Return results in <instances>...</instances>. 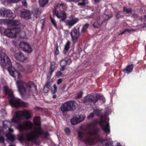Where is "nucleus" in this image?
Segmentation results:
<instances>
[{"label": "nucleus", "instance_id": "obj_3", "mask_svg": "<svg viewBox=\"0 0 146 146\" xmlns=\"http://www.w3.org/2000/svg\"><path fill=\"white\" fill-rule=\"evenodd\" d=\"M3 90L6 94L8 96V97L10 98L9 103L12 107L17 108L20 107L27 108L28 104L23 101L22 100L15 98L13 92L11 89L9 88L7 86H3Z\"/></svg>", "mask_w": 146, "mask_h": 146}, {"label": "nucleus", "instance_id": "obj_51", "mask_svg": "<svg viewBox=\"0 0 146 146\" xmlns=\"http://www.w3.org/2000/svg\"><path fill=\"white\" fill-rule=\"evenodd\" d=\"M123 13H131L132 10H123Z\"/></svg>", "mask_w": 146, "mask_h": 146}, {"label": "nucleus", "instance_id": "obj_1", "mask_svg": "<svg viewBox=\"0 0 146 146\" xmlns=\"http://www.w3.org/2000/svg\"><path fill=\"white\" fill-rule=\"evenodd\" d=\"M0 64L3 68H7L10 75L14 78H19L21 75L12 66V63L9 58L0 48Z\"/></svg>", "mask_w": 146, "mask_h": 146}, {"label": "nucleus", "instance_id": "obj_25", "mask_svg": "<svg viewBox=\"0 0 146 146\" xmlns=\"http://www.w3.org/2000/svg\"><path fill=\"white\" fill-rule=\"evenodd\" d=\"M25 130L31 129L33 128V124L30 121L26 122L24 125Z\"/></svg>", "mask_w": 146, "mask_h": 146}, {"label": "nucleus", "instance_id": "obj_44", "mask_svg": "<svg viewBox=\"0 0 146 146\" xmlns=\"http://www.w3.org/2000/svg\"><path fill=\"white\" fill-rule=\"evenodd\" d=\"M19 140L20 141H22L25 140V138L24 137L23 135H21L19 137Z\"/></svg>", "mask_w": 146, "mask_h": 146}, {"label": "nucleus", "instance_id": "obj_12", "mask_svg": "<svg viewBox=\"0 0 146 146\" xmlns=\"http://www.w3.org/2000/svg\"><path fill=\"white\" fill-rule=\"evenodd\" d=\"M99 124L106 133L108 134H110V131L109 123L108 122H106L105 119H103L102 118L99 122Z\"/></svg>", "mask_w": 146, "mask_h": 146}, {"label": "nucleus", "instance_id": "obj_22", "mask_svg": "<svg viewBox=\"0 0 146 146\" xmlns=\"http://www.w3.org/2000/svg\"><path fill=\"white\" fill-rule=\"evenodd\" d=\"M94 138H88L84 140V141L86 144H88L91 145L94 144Z\"/></svg>", "mask_w": 146, "mask_h": 146}, {"label": "nucleus", "instance_id": "obj_28", "mask_svg": "<svg viewBox=\"0 0 146 146\" xmlns=\"http://www.w3.org/2000/svg\"><path fill=\"white\" fill-rule=\"evenodd\" d=\"M48 2V0H39L40 6L42 7H44Z\"/></svg>", "mask_w": 146, "mask_h": 146}, {"label": "nucleus", "instance_id": "obj_35", "mask_svg": "<svg viewBox=\"0 0 146 146\" xmlns=\"http://www.w3.org/2000/svg\"><path fill=\"white\" fill-rule=\"evenodd\" d=\"M10 123L9 121H8L7 120H5L3 122V127H7L8 123Z\"/></svg>", "mask_w": 146, "mask_h": 146}, {"label": "nucleus", "instance_id": "obj_50", "mask_svg": "<svg viewBox=\"0 0 146 146\" xmlns=\"http://www.w3.org/2000/svg\"><path fill=\"white\" fill-rule=\"evenodd\" d=\"M51 86V85H50L49 82H47L46 84L44 86V87H45L46 88H48V89H50V87Z\"/></svg>", "mask_w": 146, "mask_h": 146}, {"label": "nucleus", "instance_id": "obj_21", "mask_svg": "<svg viewBox=\"0 0 146 146\" xmlns=\"http://www.w3.org/2000/svg\"><path fill=\"white\" fill-rule=\"evenodd\" d=\"M133 68V66L132 64H129L123 70V72L125 74L129 73L132 71Z\"/></svg>", "mask_w": 146, "mask_h": 146}, {"label": "nucleus", "instance_id": "obj_2", "mask_svg": "<svg viewBox=\"0 0 146 146\" xmlns=\"http://www.w3.org/2000/svg\"><path fill=\"white\" fill-rule=\"evenodd\" d=\"M32 117L29 111L24 110L23 111H18L15 112V115L13 117L12 121L17 124L16 128L20 132H23L25 130L24 125L19 123L20 121L25 118L29 119Z\"/></svg>", "mask_w": 146, "mask_h": 146}, {"label": "nucleus", "instance_id": "obj_58", "mask_svg": "<svg viewBox=\"0 0 146 146\" xmlns=\"http://www.w3.org/2000/svg\"><path fill=\"white\" fill-rule=\"evenodd\" d=\"M65 66H61L60 68V71H64L65 70Z\"/></svg>", "mask_w": 146, "mask_h": 146}, {"label": "nucleus", "instance_id": "obj_39", "mask_svg": "<svg viewBox=\"0 0 146 146\" xmlns=\"http://www.w3.org/2000/svg\"><path fill=\"white\" fill-rule=\"evenodd\" d=\"M20 0H5V2L9 3L17 2Z\"/></svg>", "mask_w": 146, "mask_h": 146}, {"label": "nucleus", "instance_id": "obj_31", "mask_svg": "<svg viewBox=\"0 0 146 146\" xmlns=\"http://www.w3.org/2000/svg\"><path fill=\"white\" fill-rule=\"evenodd\" d=\"M78 139L79 140H81L84 135V133L81 131H78Z\"/></svg>", "mask_w": 146, "mask_h": 146}, {"label": "nucleus", "instance_id": "obj_43", "mask_svg": "<svg viewBox=\"0 0 146 146\" xmlns=\"http://www.w3.org/2000/svg\"><path fill=\"white\" fill-rule=\"evenodd\" d=\"M62 74V73L60 71H57L56 73V76L58 77L61 76Z\"/></svg>", "mask_w": 146, "mask_h": 146}, {"label": "nucleus", "instance_id": "obj_46", "mask_svg": "<svg viewBox=\"0 0 146 146\" xmlns=\"http://www.w3.org/2000/svg\"><path fill=\"white\" fill-rule=\"evenodd\" d=\"M82 48L80 47H79L78 48L77 51L78 54L80 55V53L82 52Z\"/></svg>", "mask_w": 146, "mask_h": 146}, {"label": "nucleus", "instance_id": "obj_32", "mask_svg": "<svg viewBox=\"0 0 146 146\" xmlns=\"http://www.w3.org/2000/svg\"><path fill=\"white\" fill-rule=\"evenodd\" d=\"M51 88V92L53 94H55L57 90V87L56 84H54Z\"/></svg>", "mask_w": 146, "mask_h": 146}, {"label": "nucleus", "instance_id": "obj_17", "mask_svg": "<svg viewBox=\"0 0 146 146\" xmlns=\"http://www.w3.org/2000/svg\"><path fill=\"white\" fill-rule=\"evenodd\" d=\"M15 59L21 62H23L26 59V56L21 52H19L16 53L15 54Z\"/></svg>", "mask_w": 146, "mask_h": 146}, {"label": "nucleus", "instance_id": "obj_19", "mask_svg": "<svg viewBox=\"0 0 146 146\" xmlns=\"http://www.w3.org/2000/svg\"><path fill=\"white\" fill-rule=\"evenodd\" d=\"M56 69V64L54 62H51L50 63V66L49 68V72L50 75H52L53 72Z\"/></svg>", "mask_w": 146, "mask_h": 146}, {"label": "nucleus", "instance_id": "obj_56", "mask_svg": "<svg viewBox=\"0 0 146 146\" xmlns=\"http://www.w3.org/2000/svg\"><path fill=\"white\" fill-rule=\"evenodd\" d=\"M115 17L117 19H118L120 17V13L118 12L116 13V14L115 15Z\"/></svg>", "mask_w": 146, "mask_h": 146}, {"label": "nucleus", "instance_id": "obj_62", "mask_svg": "<svg viewBox=\"0 0 146 146\" xmlns=\"http://www.w3.org/2000/svg\"><path fill=\"white\" fill-rule=\"evenodd\" d=\"M88 134L91 135H93L94 134L93 131H90L88 132Z\"/></svg>", "mask_w": 146, "mask_h": 146}, {"label": "nucleus", "instance_id": "obj_60", "mask_svg": "<svg viewBox=\"0 0 146 146\" xmlns=\"http://www.w3.org/2000/svg\"><path fill=\"white\" fill-rule=\"evenodd\" d=\"M62 82V80L61 79H59L58 80L57 83L58 84H59Z\"/></svg>", "mask_w": 146, "mask_h": 146}, {"label": "nucleus", "instance_id": "obj_14", "mask_svg": "<svg viewBox=\"0 0 146 146\" xmlns=\"http://www.w3.org/2000/svg\"><path fill=\"white\" fill-rule=\"evenodd\" d=\"M4 23L7 24L8 25L15 26L20 25L21 24V22L19 20H18L13 21V20H0V24H2Z\"/></svg>", "mask_w": 146, "mask_h": 146}, {"label": "nucleus", "instance_id": "obj_4", "mask_svg": "<svg viewBox=\"0 0 146 146\" xmlns=\"http://www.w3.org/2000/svg\"><path fill=\"white\" fill-rule=\"evenodd\" d=\"M54 14L58 18H61L60 21H64L66 22V25L70 27L73 26L79 21L78 18L75 17L73 15H70L69 17V19L65 21L67 18V16L66 13L63 10L59 13L57 10H54L53 14Z\"/></svg>", "mask_w": 146, "mask_h": 146}, {"label": "nucleus", "instance_id": "obj_24", "mask_svg": "<svg viewBox=\"0 0 146 146\" xmlns=\"http://www.w3.org/2000/svg\"><path fill=\"white\" fill-rule=\"evenodd\" d=\"M66 8H67V6L66 4L61 3L56 4L54 6V9H65Z\"/></svg>", "mask_w": 146, "mask_h": 146}, {"label": "nucleus", "instance_id": "obj_59", "mask_svg": "<svg viewBox=\"0 0 146 146\" xmlns=\"http://www.w3.org/2000/svg\"><path fill=\"white\" fill-rule=\"evenodd\" d=\"M4 30H5V29L3 27H0V32L1 33H4Z\"/></svg>", "mask_w": 146, "mask_h": 146}, {"label": "nucleus", "instance_id": "obj_38", "mask_svg": "<svg viewBox=\"0 0 146 146\" xmlns=\"http://www.w3.org/2000/svg\"><path fill=\"white\" fill-rule=\"evenodd\" d=\"M55 48H56V49L54 51L55 54L56 55H57L59 53V51L58 49V46L57 44L56 45Z\"/></svg>", "mask_w": 146, "mask_h": 146}, {"label": "nucleus", "instance_id": "obj_16", "mask_svg": "<svg viewBox=\"0 0 146 146\" xmlns=\"http://www.w3.org/2000/svg\"><path fill=\"white\" fill-rule=\"evenodd\" d=\"M85 118L84 116H82H82L80 115L78 117H74L71 119V123L72 125H76L83 121Z\"/></svg>", "mask_w": 146, "mask_h": 146}, {"label": "nucleus", "instance_id": "obj_49", "mask_svg": "<svg viewBox=\"0 0 146 146\" xmlns=\"http://www.w3.org/2000/svg\"><path fill=\"white\" fill-rule=\"evenodd\" d=\"M94 116V113H91L88 117V119H90L91 118H93Z\"/></svg>", "mask_w": 146, "mask_h": 146}, {"label": "nucleus", "instance_id": "obj_30", "mask_svg": "<svg viewBox=\"0 0 146 146\" xmlns=\"http://www.w3.org/2000/svg\"><path fill=\"white\" fill-rule=\"evenodd\" d=\"M89 25V24L88 23H86L83 25L81 30V33H85L88 28Z\"/></svg>", "mask_w": 146, "mask_h": 146}, {"label": "nucleus", "instance_id": "obj_36", "mask_svg": "<svg viewBox=\"0 0 146 146\" xmlns=\"http://www.w3.org/2000/svg\"><path fill=\"white\" fill-rule=\"evenodd\" d=\"M111 139V138H106L105 139H103L101 138L99 139V141L101 143L107 141H110Z\"/></svg>", "mask_w": 146, "mask_h": 146}, {"label": "nucleus", "instance_id": "obj_57", "mask_svg": "<svg viewBox=\"0 0 146 146\" xmlns=\"http://www.w3.org/2000/svg\"><path fill=\"white\" fill-rule=\"evenodd\" d=\"M66 62H67V64H68L69 65L72 62V60L70 59H69L67 60H66Z\"/></svg>", "mask_w": 146, "mask_h": 146}, {"label": "nucleus", "instance_id": "obj_13", "mask_svg": "<svg viewBox=\"0 0 146 146\" xmlns=\"http://www.w3.org/2000/svg\"><path fill=\"white\" fill-rule=\"evenodd\" d=\"M0 16L3 17L14 18L16 15L12 12L11 10H0Z\"/></svg>", "mask_w": 146, "mask_h": 146}, {"label": "nucleus", "instance_id": "obj_20", "mask_svg": "<svg viewBox=\"0 0 146 146\" xmlns=\"http://www.w3.org/2000/svg\"><path fill=\"white\" fill-rule=\"evenodd\" d=\"M33 122L35 125L37 126L36 127H40V128H41V124L40 121V116H38L35 117L33 119Z\"/></svg>", "mask_w": 146, "mask_h": 146}, {"label": "nucleus", "instance_id": "obj_45", "mask_svg": "<svg viewBox=\"0 0 146 146\" xmlns=\"http://www.w3.org/2000/svg\"><path fill=\"white\" fill-rule=\"evenodd\" d=\"M35 90L33 92H32V93H32L33 96H35L38 94L37 90V88H35Z\"/></svg>", "mask_w": 146, "mask_h": 146}, {"label": "nucleus", "instance_id": "obj_27", "mask_svg": "<svg viewBox=\"0 0 146 146\" xmlns=\"http://www.w3.org/2000/svg\"><path fill=\"white\" fill-rule=\"evenodd\" d=\"M32 12L35 17L37 18L40 16V13L39 10H33Z\"/></svg>", "mask_w": 146, "mask_h": 146}, {"label": "nucleus", "instance_id": "obj_47", "mask_svg": "<svg viewBox=\"0 0 146 146\" xmlns=\"http://www.w3.org/2000/svg\"><path fill=\"white\" fill-rule=\"evenodd\" d=\"M131 30L129 29H126L125 30L123 31L119 35H122L123 34H124L125 32H130Z\"/></svg>", "mask_w": 146, "mask_h": 146}, {"label": "nucleus", "instance_id": "obj_37", "mask_svg": "<svg viewBox=\"0 0 146 146\" xmlns=\"http://www.w3.org/2000/svg\"><path fill=\"white\" fill-rule=\"evenodd\" d=\"M67 65V62H66V60L62 59L60 63V66H66Z\"/></svg>", "mask_w": 146, "mask_h": 146}, {"label": "nucleus", "instance_id": "obj_40", "mask_svg": "<svg viewBox=\"0 0 146 146\" xmlns=\"http://www.w3.org/2000/svg\"><path fill=\"white\" fill-rule=\"evenodd\" d=\"M83 94V92L82 91H81L79 92L77 94V96L76 98H81Z\"/></svg>", "mask_w": 146, "mask_h": 146}, {"label": "nucleus", "instance_id": "obj_64", "mask_svg": "<svg viewBox=\"0 0 146 146\" xmlns=\"http://www.w3.org/2000/svg\"><path fill=\"white\" fill-rule=\"evenodd\" d=\"M13 129L11 128H9V132L8 133H11L13 131Z\"/></svg>", "mask_w": 146, "mask_h": 146}, {"label": "nucleus", "instance_id": "obj_29", "mask_svg": "<svg viewBox=\"0 0 146 146\" xmlns=\"http://www.w3.org/2000/svg\"><path fill=\"white\" fill-rule=\"evenodd\" d=\"M71 42L69 41H68L65 44L64 47V50L65 51L64 54H65L66 52H67L69 50L70 48Z\"/></svg>", "mask_w": 146, "mask_h": 146}, {"label": "nucleus", "instance_id": "obj_9", "mask_svg": "<svg viewBox=\"0 0 146 146\" xmlns=\"http://www.w3.org/2000/svg\"><path fill=\"white\" fill-rule=\"evenodd\" d=\"M4 33L5 35L11 38H16L17 36L19 35V38H24L20 35L22 33L25 35V33L21 31L20 28H13L12 29H7L4 30Z\"/></svg>", "mask_w": 146, "mask_h": 146}, {"label": "nucleus", "instance_id": "obj_23", "mask_svg": "<svg viewBox=\"0 0 146 146\" xmlns=\"http://www.w3.org/2000/svg\"><path fill=\"white\" fill-rule=\"evenodd\" d=\"M88 125L90 127H91V126L92 125H94L92 129H93V131L94 134L98 133L99 132V129L98 127H95L96 124L94 123V121H93L90 123L88 124Z\"/></svg>", "mask_w": 146, "mask_h": 146}, {"label": "nucleus", "instance_id": "obj_48", "mask_svg": "<svg viewBox=\"0 0 146 146\" xmlns=\"http://www.w3.org/2000/svg\"><path fill=\"white\" fill-rule=\"evenodd\" d=\"M49 89L48 88H46L45 87H44L43 91L44 92L46 93H47L49 92Z\"/></svg>", "mask_w": 146, "mask_h": 146}, {"label": "nucleus", "instance_id": "obj_10", "mask_svg": "<svg viewBox=\"0 0 146 146\" xmlns=\"http://www.w3.org/2000/svg\"><path fill=\"white\" fill-rule=\"evenodd\" d=\"M76 102L74 101H67L62 104L60 107L61 110L64 113L73 111L76 109Z\"/></svg>", "mask_w": 146, "mask_h": 146}, {"label": "nucleus", "instance_id": "obj_54", "mask_svg": "<svg viewBox=\"0 0 146 146\" xmlns=\"http://www.w3.org/2000/svg\"><path fill=\"white\" fill-rule=\"evenodd\" d=\"M94 112L97 116H98L99 115L100 112L98 110H94Z\"/></svg>", "mask_w": 146, "mask_h": 146}, {"label": "nucleus", "instance_id": "obj_52", "mask_svg": "<svg viewBox=\"0 0 146 146\" xmlns=\"http://www.w3.org/2000/svg\"><path fill=\"white\" fill-rule=\"evenodd\" d=\"M86 3L84 2H83V1H82V2L78 3V5H79V6H85V5H86Z\"/></svg>", "mask_w": 146, "mask_h": 146}, {"label": "nucleus", "instance_id": "obj_33", "mask_svg": "<svg viewBox=\"0 0 146 146\" xmlns=\"http://www.w3.org/2000/svg\"><path fill=\"white\" fill-rule=\"evenodd\" d=\"M15 66L19 70L22 71H23L24 70L23 67L20 63L18 62L16 63Z\"/></svg>", "mask_w": 146, "mask_h": 146}, {"label": "nucleus", "instance_id": "obj_6", "mask_svg": "<svg viewBox=\"0 0 146 146\" xmlns=\"http://www.w3.org/2000/svg\"><path fill=\"white\" fill-rule=\"evenodd\" d=\"M95 12L91 15L89 18H92L93 19H96L97 22H95L93 24L94 27L98 28L99 26H100L104 23L106 22L110 18L109 15L104 14L101 15L100 10H96Z\"/></svg>", "mask_w": 146, "mask_h": 146}, {"label": "nucleus", "instance_id": "obj_34", "mask_svg": "<svg viewBox=\"0 0 146 146\" xmlns=\"http://www.w3.org/2000/svg\"><path fill=\"white\" fill-rule=\"evenodd\" d=\"M50 18L51 20V22L53 26L56 28H57V25L56 23L55 20L52 17L51 15L50 16Z\"/></svg>", "mask_w": 146, "mask_h": 146}, {"label": "nucleus", "instance_id": "obj_8", "mask_svg": "<svg viewBox=\"0 0 146 146\" xmlns=\"http://www.w3.org/2000/svg\"><path fill=\"white\" fill-rule=\"evenodd\" d=\"M99 100H101L104 102L105 98L102 95L100 94L95 95L89 94L84 97L83 103L86 105H89L92 103L95 104Z\"/></svg>", "mask_w": 146, "mask_h": 146}, {"label": "nucleus", "instance_id": "obj_41", "mask_svg": "<svg viewBox=\"0 0 146 146\" xmlns=\"http://www.w3.org/2000/svg\"><path fill=\"white\" fill-rule=\"evenodd\" d=\"M22 4L25 8H27V3L26 2V0H24L22 1Z\"/></svg>", "mask_w": 146, "mask_h": 146}, {"label": "nucleus", "instance_id": "obj_15", "mask_svg": "<svg viewBox=\"0 0 146 146\" xmlns=\"http://www.w3.org/2000/svg\"><path fill=\"white\" fill-rule=\"evenodd\" d=\"M20 48L23 49V50L28 53H30L32 51V48L29 44L25 42H21L19 44Z\"/></svg>", "mask_w": 146, "mask_h": 146}, {"label": "nucleus", "instance_id": "obj_55", "mask_svg": "<svg viewBox=\"0 0 146 146\" xmlns=\"http://www.w3.org/2000/svg\"><path fill=\"white\" fill-rule=\"evenodd\" d=\"M113 142L111 141L110 143H105V146H112Z\"/></svg>", "mask_w": 146, "mask_h": 146}, {"label": "nucleus", "instance_id": "obj_26", "mask_svg": "<svg viewBox=\"0 0 146 146\" xmlns=\"http://www.w3.org/2000/svg\"><path fill=\"white\" fill-rule=\"evenodd\" d=\"M6 136L7 139L9 140L11 142H13L15 140V137L11 133H8L6 134Z\"/></svg>", "mask_w": 146, "mask_h": 146}, {"label": "nucleus", "instance_id": "obj_61", "mask_svg": "<svg viewBox=\"0 0 146 146\" xmlns=\"http://www.w3.org/2000/svg\"><path fill=\"white\" fill-rule=\"evenodd\" d=\"M66 88V86L65 85H64L61 88V89L63 91H64Z\"/></svg>", "mask_w": 146, "mask_h": 146}, {"label": "nucleus", "instance_id": "obj_5", "mask_svg": "<svg viewBox=\"0 0 146 146\" xmlns=\"http://www.w3.org/2000/svg\"><path fill=\"white\" fill-rule=\"evenodd\" d=\"M35 130L37 132V134H35V131H33L27 134L26 137L28 141L33 142L36 144V141L38 138L40 137V136L43 135L44 138H46L49 135L47 132L44 131L40 127H36Z\"/></svg>", "mask_w": 146, "mask_h": 146}, {"label": "nucleus", "instance_id": "obj_63", "mask_svg": "<svg viewBox=\"0 0 146 146\" xmlns=\"http://www.w3.org/2000/svg\"><path fill=\"white\" fill-rule=\"evenodd\" d=\"M80 0H69L71 2H74L77 3Z\"/></svg>", "mask_w": 146, "mask_h": 146}, {"label": "nucleus", "instance_id": "obj_53", "mask_svg": "<svg viewBox=\"0 0 146 146\" xmlns=\"http://www.w3.org/2000/svg\"><path fill=\"white\" fill-rule=\"evenodd\" d=\"M5 139L3 136H0V143H3L4 142Z\"/></svg>", "mask_w": 146, "mask_h": 146}, {"label": "nucleus", "instance_id": "obj_18", "mask_svg": "<svg viewBox=\"0 0 146 146\" xmlns=\"http://www.w3.org/2000/svg\"><path fill=\"white\" fill-rule=\"evenodd\" d=\"M25 10V11L21 12V18L26 19H29L31 18V13L28 10H27H27Z\"/></svg>", "mask_w": 146, "mask_h": 146}, {"label": "nucleus", "instance_id": "obj_42", "mask_svg": "<svg viewBox=\"0 0 146 146\" xmlns=\"http://www.w3.org/2000/svg\"><path fill=\"white\" fill-rule=\"evenodd\" d=\"M65 131L66 133V134L68 135H70V129L68 128H66L65 129Z\"/></svg>", "mask_w": 146, "mask_h": 146}, {"label": "nucleus", "instance_id": "obj_7", "mask_svg": "<svg viewBox=\"0 0 146 146\" xmlns=\"http://www.w3.org/2000/svg\"><path fill=\"white\" fill-rule=\"evenodd\" d=\"M17 86L19 91L21 95H23L24 93H26L28 92V95L30 96L32 93L31 88L34 87L35 88H36V86L34 83L32 81H29L26 84L25 88L23 85V83L22 81H18L16 82Z\"/></svg>", "mask_w": 146, "mask_h": 146}, {"label": "nucleus", "instance_id": "obj_11", "mask_svg": "<svg viewBox=\"0 0 146 146\" xmlns=\"http://www.w3.org/2000/svg\"><path fill=\"white\" fill-rule=\"evenodd\" d=\"M70 35L73 42L76 43L77 42L80 36L79 28L77 29L75 27L73 28L71 30Z\"/></svg>", "mask_w": 146, "mask_h": 146}]
</instances>
